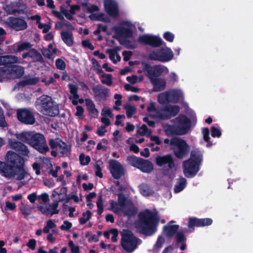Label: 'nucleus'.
<instances>
[{"instance_id": "f257e3e1", "label": "nucleus", "mask_w": 253, "mask_h": 253, "mask_svg": "<svg viewBox=\"0 0 253 253\" xmlns=\"http://www.w3.org/2000/svg\"><path fill=\"white\" fill-rule=\"evenodd\" d=\"M5 162L0 161V174L8 180H22L28 176L23 159L15 152L8 151Z\"/></svg>"}, {"instance_id": "f03ea898", "label": "nucleus", "mask_w": 253, "mask_h": 253, "mask_svg": "<svg viewBox=\"0 0 253 253\" xmlns=\"http://www.w3.org/2000/svg\"><path fill=\"white\" fill-rule=\"evenodd\" d=\"M18 139L28 143L32 147L41 153H45L49 151L43 135L33 131H24L16 134Z\"/></svg>"}, {"instance_id": "7ed1b4c3", "label": "nucleus", "mask_w": 253, "mask_h": 253, "mask_svg": "<svg viewBox=\"0 0 253 253\" xmlns=\"http://www.w3.org/2000/svg\"><path fill=\"white\" fill-rule=\"evenodd\" d=\"M138 227L143 234L150 236L157 230L159 219L157 216L149 210H145L139 214Z\"/></svg>"}, {"instance_id": "20e7f679", "label": "nucleus", "mask_w": 253, "mask_h": 253, "mask_svg": "<svg viewBox=\"0 0 253 253\" xmlns=\"http://www.w3.org/2000/svg\"><path fill=\"white\" fill-rule=\"evenodd\" d=\"M109 210L117 214L123 212L125 215L130 217L136 213V209L133 203L126 199L122 194H118V202L110 201Z\"/></svg>"}, {"instance_id": "39448f33", "label": "nucleus", "mask_w": 253, "mask_h": 253, "mask_svg": "<svg viewBox=\"0 0 253 253\" xmlns=\"http://www.w3.org/2000/svg\"><path fill=\"white\" fill-rule=\"evenodd\" d=\"M203 160L202 153L198 149L191 152L190 158L183 163V172L188 178L193 177L199 170Z\"/></svg>"}, {"instance_id": "423d86ee", "label": "nucleus", "mask_w": 253, "mask_h": 253, "mask_svg": "<svg viewBox=\"0 0 253 253\" xmlns=\"http://www.w3.org/2000/svg\"><path fill=\"white\" fill-rule=\"evenodd\" d=\"M191 126L190 120L184 115H180L174 120V125H166L164 126L167 135L186 134Z\"/></svg>"}, {"instance_id": "0eeeda50", "label": "nucleus", "mask_w": 253, "mask_h": 253, "mask_svg": "<svg viewBox=\"0 0 253 253\" xmlns=\"http://www.w3.org/2000/svg\"><path fill=\"white\" fill-rule=\"evenodd\" d=\"M37 109L43 114L49 116H55L59 113L58 107L52 98L47 95H42L36 101Z\"/></svg>"}, {"instance_id": "6e6552de", "label": "nucleus", "mask_w": 253, "mask_h": 253, "mask_svg": "<svg viewBox=\"0 0 253 253\" xmlns=\"http://www.w3.org/2000/svg\"><path fill=\"white\" fill-rule=\"evenodd\" d=\"M184 99L182 90L179 88H172L160 93L158 96V101L161 104L169 103H176Z\"/></svg>"}, {"instance_id": "1a4fd4ad", "label": "nucleus", "mask_w": 253, "mask_h": 253, "mask_svg": "<svg viewBox=\"0 0 253 253\" xmlns=\"http://www.w3.org/2000/svg\"><path fill=\"white\" fill-rule=\"evenodd\" d=\"M121 235L122 247L128 253L133 252L141 243L140 240L136 238L130 231L124 230Z\"/></svg>"}, {"instance_id": "9d476101", "label": "nucleus", "mask_w": 253, "mask_h": 253, "mask_svg": "<svg viewBox=\"0 0 253 253\" xmlns=\"http://www.w3.org/2000/svg\"><path fill=\"white\" fill-rule=\"evenodd\" d=\"M170 147L174 155L181 159L186 156L190 151V146L186 141L179 138H173L170 140Z\"/></svg>"}, {"instance_id": "9b49d317", "label": "nucleus", "mask_w": 253, "mask_h": 253, "mask_svg": "<svg viewBox=\"0 0 253 253\" xmlns=\"http://www.w3.org/2000/svg\"><path fill=\"white\" fill-rule=\"evenodd\" d=\"M173 56V52L170 48L168 47H162L159 50L153 51L149 55L150 59L163 62L171 60Z\"/></svg>"}, {"instance_id": "f8f14e48", "label": "nucleus", "mask_w": 253, "mask_h": 253, "mask_svg": "<svg viewBox=\"0 0 253 253\" xmlns=\"http://www.w3.org/2000/svg\"><path fill=\"white\" fill-rule=\"evenodd\" d=\"M180 111V108L176 105H167L160 109L155 116L160 119H168L175 116Z\"/></svg>"}, {"instance_id": "ddd939ff", "label": "nucleus", "mask_w": 253, "mask_h": 253, "mask_svg": "<svg viewBox=\"0 0 253 253\" xmlns=\"http://www.w3.org/2000/svg\"><path fill=\"white\" fill-rule=\"evenodd\" d=\"M108 169L112 176L116 179L123 176L125 173L123 166L119 162L113 159L109 160Z\"/></svg>"}, {"instance_id": "4468645a", "label": "nucleus", "mask_w": 253, "mask_h": 253, "mask_svg": "<svg viewBox=\"0 0 253 253\" xmlns=\"http://www.w3.org/2000/svg\"><path fill=\"white\" fill-rule=\"evenodd\" d=\"M18 120L22 123L27 125H33L35 122L34 114L30 110L22 108L17 110Z\"/></svg>"}, {"instance_id": "2eb2a0df", "label": "nucleus", "mask_w": 253, "mask_h": 253, "mask_svg": "<svg viewBox=\"0 0 253 253\" xmlns=\"http://www.w3.org/2000/svg\"><path fill=\"white\" fill-rule=\"evenodd\" d=\"M134 26L128 21L122 22L119 26H114L112 30L119 36L130 37L132 35Z\"/></svg>"}, {"instance_id": "dca6fc26", "label": "nucleus", "mask_w": 253, "mask_h": 253, "mask_svg": "<svg viewBox=\"0 0 253 253\" xmlns=\"http://www.w3.org/2000/svg\"><path fill=\"white\" fill-rule=\"evenodd\" d=\"M149 80L157 78L163 73H167L168 69L163 65L147 66L146 68Z\"/></svg>"}, {"instance_id": "f3484780", "label": "nucleus", "mask_w": 253, "mask_h": 253, "mask_svg": "<svg viewBox=\"0 0 253 253\" xmlns=\"http://www.w3.org/2000/svg\"><path fill=\"white\" fill-rule=\"evenodd\" d=\"M92 90L96 101L105 100L109 96V90L100 84L93 86Z\"/></svg>"}, {"instance_id": "a211bd4d", "label": "nucleus", "mask_w": 253, "mask_h": 253, "mask_svg": "<svg viewBox=\"0 0 253 253\" xmlns=\"http://www.w3.org/2000/svg\"><path fill=\"white\" fill-rule=\"evenodd\" d=\"M139 41L144 44L150 45L153 47H158L162 44L163 41L157 36L150 35H143L139 37Z\"/></svg>"}, {"instance_id": "6ab92c4d", "label": "nucleus", "mask_w": 253, "mask_h": 253, "mask_svg": "<svg viewBox=\"0 0 253 253\" xmlns=\"http://www.w3.org/2000/svg\"><path fill=\"white\" fill-rule=\"evenodd\" d=\"M156 163L158 166L168 169H172L175 167L173 158L170 155L157 156L156 158Z\"/></svg>"}, {"instance_id": "aec40b11", "label": "nucleus", "mask_w": 253, "mask_h": 253, "mask_svg": "<svg viewBox=\"0 0 253 253\" xmlns=\"http://www.w3.org/2000/svg\"><path fill=\"white\" fill-rule=\"evenodd\" d=\"M6 23L11 28L16 30H23L27 28V22L22 18L9 17L6 20Z\"/></svg>"}, {"instance_id": "412c9836", "label": "nucleus", "mask_w": 253, "mask_h": 253, "mask_svg": "<svg viewBox=\"0 0 253 253\" xmlns=\"http://www.w3.org/2000/svg\"><path fill=\"white\" fill-rule=\"evenodd\" d=\"M58 202H54L48 205H39L37 208L42 214L48 216H51L53 214L58 213Z\"/></svg>"}, {"instance_id": "4be33fe9", "label": "nucleus", "mask_w": 253, "mask_h": 253, "mask_svg": "<svg viewBox=\"0 0 253 253\" xmlns=\"http://www.w3.org/2000/svg\"><path fill=\"white\" fill-rule=\"evenodd\" d=\"M70 90L69 99L71 100L74 105H77L78 103L83 104L84 100L80 98L78 94V87L75 84H70L68 85Z\"/></svg>"}, {"instance_id": "5701e85b", "label": "nucleus", "mask_w": 253, "mask_h": 253, "mask_svg": "<svg viewBox=\"0 0 253 253\" xmlns=\"http://www.w3.org/2000/svg\"><path fill=\"white\" fill-rule=\"evenodd\" d=\"M104 7L106 12L111 16L117 17L119 14L118 4L114 0H104Z\"/></svg>"}, {"instance_id": "b1692460", "label": "nucleus", "mask_w": 253, "mask_h": 253, "mask_svg": "<svg viewBox=\"0 0 253 253\" xmlns=\"http://www.w3.org/2000/svg\"><path fill=\"white\" fill-rule=\"evenodd\" d=\"M212 223V220L211 218H202L198 219L196 218H190L189 219L188 226L191 229L194 226L202 227L205 226H208Z\"/></svg>"}, {"instance_id": "393cba45", "label": "nucleus", "mask_w": 253, "mask_h": 253, "mask_svg": "<svg viewBox=\"0 0 253 253\" xmlns=\"http://www.w3.org/2000/svg\"><path fill=\"white\" fill-rule=\"evenodd\" d=\"M9 147L18 152L21 155L28 156L29 150L27 147L22 143L17 141H11L9 142Z\"/></svg>"}, {"instance_id": "a878e982", "label": "nucleus", "mask_w": 253, "mask_h": 253, "mask_svg": "<svg viewBox=\"0 0 253 253\" xmlns=\"http://www.w3.org/2000/svg\"><path fill=\"white\" fill-rule=\"evenodd\" d=\"M153 86V90L155 91L163 90L166 86V80L162 78H155L150 80Z\"/></svg>"}, {"instance_id": "bb28decb", "label": "nucleus", "mask_w": 253, "mask_h": 253, "mask_svg": "<svg viewBox=\"0 0 253 253\" xmlns=\"http://www.w3.org/2000/svg\"><path fill=\"white\" fill-rule=\"evenodd\" d=\"M16 63H23V61L21 59H19L14 55H9L0 56V65L11 64Z\"/></svg>"}, {"instance_id": "cd10ccee", "label": "nucleus", "mask_w": 253, "mask_h": 253, "mask_svg": "<svg viewBox=\"0 0 253 253\" xmlns=\"http://www.w3.org/2000/svg\"><path fill=\"white\" fill-rule=\"evenodd\" d=\"M174 222H175L174 221L171 220L164 227L163 232L168 237H170L173 236L178 229L179 226L178 225L172 224Z\"/></svg>"}, {"instance_id": "c85d7f7f", "label": "nucleus", "mask_w": 253, "mask_h": 253, "mask_svg": "<svg viewBox=\"0 0 253 253\" xmlns=\"http://www.w3.org/2000/svg\"><path fill=\"white\" fill-rule=\"evenodd\" d=\"M84 101L87 110L88 112L89 115L93 118L97 117L99 112L97 109H96L93 101L89 98H86Z\"/></svg>"}, {"instance_id": "c756f323", "label": "nucleus", "mask_w": 253, "mask_h": 253, "mask_svg": "<svg viewBox=\"0 0 253 253\" xmlns=\"http://www.w3.org/2000/svg\"><path fill=\"white\" fill-rule=\"evenodd\" d=\"M12 78L10 66H4L0 68V82Z\"/></svg>"}, {"instance_id": "7c9ffc66", "label": "nucleus", "mask_w": 253, "mask_h": 253, "mask_svg": "<svg viewBox=\"0 0 253 253\" xmlns=\"http://www.w3.org/2000/svg\"><path fill=\"white\" fill-rule=\"evenodd\" d=\"M138 169L143 172L149 173L153 169V166L149 161L142 159Z\"/></svg>"}, {"instance_id": "2f4dec72", "label": "nucleus", "mask_w": 253, "mask_h": 253, "mask_svg": "<svg viewBox=\"0 0 253 253\" xmlns=\"http://www.w3.org/2000/svg\"><path fill=\"white\" fill-rule=\"evenodd\" d=\"M12 78H19L24 74V68L20 66L10 65Z\"/></svg>"}, {"instance_id": "473e14b6", "label": "nucleus", "mask_w": 253, "mask_h": 253, "mask_svg": "<svg viewBox=\"0 0 253 253\" xmlns=\"http://www.w3.org/2000/svg\"><path fill=\"white\" fill-rule=\"evenodd\" d=\"M61 38L66 44L71 46L73 44V38L72 34L69 32H62L61 33Z\"/></svg>"}, {"instance_id": "72a5a7b5", "label": "nucleus", "mask_w": 253, "mask_h": 253, "mask_svg": "<svg viewBox=\"0 0 253 253\" xmlns=\"http://www.w3.org/2000/svg\"><path fill=\"white\" fill-rule=\"evenodd\" d=\"M5 10L10 14L20 13L19 4L18 2H11L5 6Z\"/></svg>"}, {"instance_id": "f704fd0d", "label": "nucleus", "mask_w": 253, "mask_h": 253, "mask_svg": "<svg viewBox=\"0 0 253 253\" xmlns=\"http://www.w3.org/2000/svg\"><path fill=\"white\" fill-rule=\"evenodd\" d=\"M186 185V180L185 178L180 177L178 180L175 185L174 188V192L175 193H179L182 191Z\"/></svg>"}, {"instance_id": "c9c22d12", "label": "nucleus", "mask_w": 253, "mask_h": 253, "mask_svg": "<svg viewBox=\"0 0 253 253\" xmlns=\"http://www.w3.org/2000/svg\"><path fill=\"white\" fill-rule=\"evenodd\" d=\"M19 209L22 213L26 217L32 212L33 207L30 205L22 203Z\"/></svg>"}, {"instance_id": "e433bc0d", "label": "nucleus", "mask_w": 253, "mask_h": 253, "mask_svg": "<svg viewBox=\"0 0 253 253\" xmlns=\"http://www.w3.org/2000/svg\"><path fill=\"white\" fill-rule=\"evenodd\" d=\"M23 58H26L28 57L34 60H40L42 58L41 55L40 53L37 51L36 50H32L28 52L24 53L22 55Z\"/></svg>"}, {"instance_id": "4c0bfd02", "label": "nucleus", "mask_w": 253, "mask_h": 253, "mask_svg": "<svg viewBox=\"0 0 253 253\" xmlns=\"http://www.w3.org/2000/svg\"><path fill=\"white\" fill-rule=\"evenodd\" d=\"M106 52L109 55V58L114 63H116L121 60V57L118 54L117 51L114 49H108Z\"/></svg>"}, {"instance_id": "58836bf2", "label": "nucleus", "mask_w": 253, "mask_h": 253, "mask_svg": "<svg viewBox=\"0 0 253 253\" xmlns=\"http://www.w3.org/2000/svg\"><path fill=\"white\" fill-rule=\"evenodd\" d=\"M58 191V197L56 199L55 202H59L64 201L67 197V189L65 187H59L57 188Z\"/></svg>"}, {"instance_id": "ea45409f", "label": "nucleus", "mask_w": 253, "mask_h": 253, "mask_svg": "<svg viewBox=\"0 0 253 253\" xmlns=\"http://www.w3.org/2000/svg\"><path fill=\"white\" fill-rule=\"evenodd\" d=\"M142 159L137 158L134 156H128L127 158V161L132 166L138 168L141 164Z\"/></svg>"}, {"instance_id": "a19ab883", "label": "nucleus", "mask_w": 253, "mask_h": 253, "mask_svg": "<svg viewBox=\"0 0 253 253\" xmlns=\"http://www.w3.org/2000/svg\"><path fill=\"white\" fill-rule=\"evenodd\" d=\"M147 111L152 117L158 119L157 117L155 116V115L160 111V109H157L155 106V103L154 102H150L149 105L147 107Z\"/></svg>"}, {"instance_id": "79ce46f5", "label": "nucleus", "mask_w": 253, "mask_h": 253, "mask_svg": "<svg viewBox=\"0 0 253 253\" xmlns=\"http://www.w3.org/2000/svg\"><path fill=\"white\" fill-rule=\"evenodd\" d=\"M91 20H97L104 22H109V19L106 17L105 14L103 13H97L92 14L90 16Z\"/></svg>"}, {"instance_id": "37998d69", "label": "nucleus", "mask_w": 253, "mask_h": 253, "mask_svg": "<svg viewBox=\"0 0 253 253\" xmlns=\"http://www.w3.org/2000/svg\"><path fill=\"white\" fill-rule=\"evenodd\" d=\"M101 82L103 84H106L108 86L112 85V76L111 74H102L101 75Z\"/></svg>"}, {"instance_id": "c03bdc74", "label": "nucleus", "mask_w": 253, "mask_h": 253, "mask_svg": "<svg viewBox=\"0 0 253 253\" xmlns=\"http://www.w3.org/2000/svg\"><path fill=\"white\" fill-rule=\"evenodd\" d=\"M140 193L144 196H148L151 195L153 193V190L151 189L147 185L143 184L139 186Z\"/></svg>"}, {"instance_id": "a18cd8bd", "label": "nucleus", "mask_w": 253, "mask_h": 253, "mask_svg": "<svg viewBox=\"0 0 253 253\" xmlns=\"http://www.w3.org/2000/svg\"><path fill=\"white\" fill-rule=\"evenodd\" d=\"M40 159L41 160V163L40 165H41L42 169L45 168V169H50L52 167V164L49 158L43 157L40 158Z\"/></svg>"}, {"instance_id": "49530a36", "label": "nucleus", "mask_w": 253, "mask_h": 253, "mask_svg": "<svg viewBox=\"0 0 253 253\" xmlns=\"http://www.w3.org/2000/svg\"><path fill=\"white\" fill-rule=\"evenodd\" d=\"M152 130L148 129L147 126L143 125L139 129L137 130V133L140 135H146L149 136L152 133Z\"/></svg>"}, {"instance_id": "de8ad7c7", "label": "nucleus", "mask_w": 253, "mask_h": 253, "mask_svg": "<svg viewBox=\"0 0 253 253\" xmlns=\"http://www.w3.org/2000/svg\"><path fill=\"white\" fill-rule=\"evenodd\" d=\"M124 108L126 110V114L128 118H130L136 112V108L129 104L124 105Z\"/></svg>"}, {"instance_id": "09e8293b", "label": "nucleus", "mask_w": 253, "mask_h": 253, "mask_svg": "<svg viewBox=\"0 0 253 253\" xmlns=\"http://www.w3.org/2000/svg\"><path fill=\"white\" fill-rule=\"evenodd\" d=\"M91 212L89 211H87L85 212H84L82 217L80 219V222L81 224L86 223L91 217Z\"/></svg>"}, {"instance_id": "8fccbe9b", "label": "nucleus", "mask_w": 253, "mask_h": 253, "mask_svg": "<svg viewBox=\"0 0 253 253\" xmlns=\"http://www.w3.org/2000/svg\"><path fill=\"white\" fill-rule=\"evenodd\" d=\"M96 206L97 207V213L98 214L100 215L103 211V202L102 195H100L98 197Z\"/></svg>"}, {"instance_id": "3c124183", "label": "nucleus", "mask_w": 253, "mask_h": 253, "mask_svg": "<svg viewBox=\"0 0 253 253\" xmlns=\"http://www.w3.org/2000/svg\"><path fill=\"white\" fill-rule=\"evenodd\" d=\"M57 149L63 154H66L69 151V148L67 145L61 140L59 142V144Z\"/></svg>"}, {"instance_id": "603ef678", "label": "nucleus", "mask_w": 253, "mask_h": 253, "mask_svg": "<svg viewBox=\"0 0 253 253\" xmlns=\"http://www.w3.org/2000/svg\"><path fill=\"white\" fill-rule=\"evenodd\" d=\"M142 80L143 78L138 79V77L135 75H132L126 77L127 81L131 84H135L137 83L140 82L142 81Z\"/></svg>"}, {"instance_id": "864d4df0", "label": "nucleus", "mask_w": 253, "mask_h": 253, "mask_svg": "<svg viewBox=\"0 0 253 253\" xmlns=\"http://www.w3.org/2000/svg\"><path fill=\"white\" fill-rule=\"evenodd\" d=\"M79 160L82 165H86L90 161V158L88 156H85L84 154H81L79 157Z\"/></svg>"}, {"instance_id": "5fc2aeb1", "label": "nucleus", "mask_w": 253, "mask_h": 253, "mask_svg": "<svg viewBox=\"0 0 253 253\" xmlns=\"http://www.w3.org/2000/svg\"><path fill=\"white\" fill-rule=\"evenodd\" d=\"M165 242L164 238L162 236H159L158 238L157 242L154 246V250L157 251L160 249L163 245Z\"/></svg>"}, {"instance_id": "6e6d98bb", "label": "nucleus", "mask_w": 253, "mask_h": 253, "mask_svg": "<svg viewBox=\"0 0 253 253\" xmlns=\"http://www.w3.org/2000/svg\"><path fill=\"white\" fill-rule=\"evenodd\" d=\"M32 167L37 175H40L41 174V169H42V173H45V170L43 169L41 165L38 163H34L32 165Z\"/></svg>"}, {"instance_id": "4d7b16f0", "label": "nucleus", "mask_w": 253, "mask_h": 253, "mask_svg": "<svg viewBox=\"0 0 253 253\" xmlns=\"http://www.w3.org/2000/svg\"><path fill=\"white\" fill-rule=\"evenodd\" d=\"M38 28L41 30L43 33H47L51 29V26L48 24H43L41 23L38 25Z\"/></svg>"}, {"instance_id": "13d9d810", "label": "nucleus", "mask_w": 253, "mask_h": 253, "mask_svg": "<svg viewBox=\"0 0 253 253\" xmlns=\"http://www.w3.org/2000/svg\"><path fill=\"white\" fill-rule=\"evenodd\" d=\"M42 52L44 56L47 57L49 59H53V54L51 50L47 48H43L42 50Z\"/></svg>"}, {"instance_id": "bf43d9fd", "label": "nucleus", "mask_w": 253, "mask_h": 253, "mask_svg": "<svg viewBox=\"0 0 253 253\" xmlns=\"http://www.w3.org/2000/svg\"><path fill=\"white\" fill-rule=\"evenodd\" d=\"M31 45L29 42H23L18 45L17 51L20 52L25 49L30 48Z\"/></svg>"}, {"instance_id": "052dcab7", "label": "nucleus", "mask_w": 253, "mask_h": 253, "mask_svg": "<svg viewBox=\"0 0 253 253\" xmlns=\"http://www.w3.org/2000/svg\"><path fill=\"white\" fill-rule=\"evenodd\" d=\"M55 65L58 69L64 70L66 67L65 62L61 59H57L55 61Z\"/></svg>"}, {"instance_id": "680f3d73", "label": "nucleus", "mask_w": 253, "mask_h": 253, "mask_svg": "<svg viewBox=\"0 0 253 253\" xmlns=\"http://www.w3.org/2000/svg\"><path fill=\"white\" fill-rule=\"evenodd\" d=\"M72 224L71 222L65 220L63 222V224L60 226V229L63 231H69L72 227Z\"/></svg>"}, {"instance_id": "e2e57ef3", "label": "nucleus", "mask_w": 253, "mask_h": 253, "mask_svg": "<svg viewBox=\"0 0 253 253\" xmlns=\"http://www.w3.org/2000/svg\"><path fill=\"white\" fill-rule=\"evenodd\" d=\"M221 134L220 130L216 127L212 126L211 128V135L212 137H220Z\"/></svg>"}, {"instance_id": "0e129e2a", "label": "nucleus", "mask_w": 253, "mask_h": 253, "mask_svg": "<svg viewBox=\"0 0 253 253\" xmlns=\"http://www.w3.org/2000/svg\"><path fill=\"white\" fill-rule=\"evenodd\" d=\"M60 141H61V140L58 139H50L49 141V144L51 148L57 149L59 144V142H60Z\"/></svg>"}, {"instance_id": "69168bd1", "label": "nucleus", "mask_w": 253, "mask_h": 253, "mask_svg": "<svg viewBox=\"0 0 253 253\" xmlns=\"http://www.w3.org/2000/svg\"><path fill=\"white\" fill-rule=\"evenodd\" d=\"M101 115L103 117H112V111L110 109L107 107H104L102 110Z\"/></svg>"}, {"instance_id": "338daca9", "label": "nucleus", "mask_w": 253, "mask_h": 253, "mask_svg": "<svg viewBox=\"0 0 253 253\" xmlns=\"http://www.w3.org/2000/svg\"><path fill=\"white\" fill-rule=\"evenodd\" d=\"M176 240L177 244H178L185 242L186 238L182 233L178 232L176 235Z\"/></svg>"}, {"instance_id": "774afa93", "label": "nucleus", "mask_w": 253, "mask_h": 253, "mask_svg": "<svg viewBox=\"0 0 253 253\" xmlns=\"http://www.w3.org/2000/svg\"><path fill=\"white\" fill-rule=\"evenodd\" d=\"M68 245L71 248L72 253H79V247L76 246L72 241H70Z\"/></svg>"}]
</instances>
